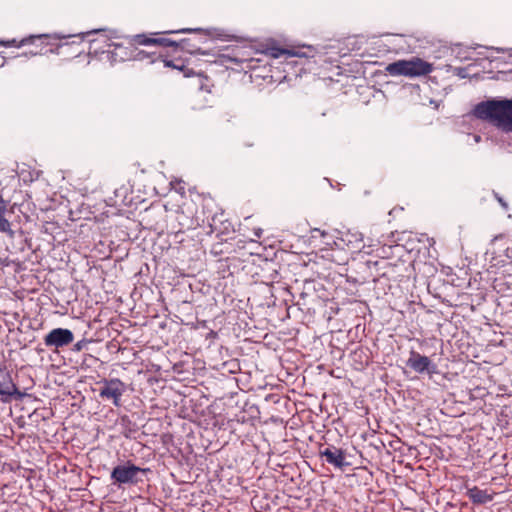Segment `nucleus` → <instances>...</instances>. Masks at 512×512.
Wrapping results in <instances>:
<instances>
[{"instance_id":"nucleus-1","label":"nucleus","mask_w":512,"mask_h":512,"mask_svg":"<svg viewBox=\"0 0 512 512\" xmlns=\"http://www.w3.org/2000/svg\"><path fill=\"white\" fill-rule=\"evenodd\" d=\"M473 115L505 131L512 132V99H489L478 103Z\"/></svg>"},{"instance_id":"nucleus-2","label":"nucleus","mask_w":512,"mask_h":512,"mask_svg":"<svg viewBox=\"0 0 512 512\" xmlns=\"http://www.w3.org/2000/svg\"><path fill=\"white\" fill-rule=\"evenodd\" d=\"M433 65L419 57H412L408 60H398L390 63L386 71L391 76H406L410 78L428 75L433 71Z\"/></svg>"},{"instance_id":"nucleus-3","label":"nucleus","mask_w":512,"mask_h":512,"mask_svg":"<svg viewBox=\"0 0 512 512\" xmlns=\"http://www.w3.org/2000/svg\"><path fill=\"white\" fill-rule=\"evenodd\" d=\"M89 54L105 55L106 59L114 65L118 62L129 60L133 57V51L122 44L111 42L109 39L91 40Z\"/></svg>"},{"instance_id":"nucleus-4","label":"nucleus","mask_w":512,"mask_h":512,"mask_svg":"<svg viewBox=\"0 0 512 512\" xmlns=\"http://www.w3.org/2000/svg\"><path fill=\"white\" fill-rule=\"evenodd\" d=\"M150 471V468H141L127 461L125 464L115 466L111 471L110 477L113 484L118 487L127 484L135 485L143 481L142 478L139 477L140 474H147Z\"/></svg>"},{"instance_id":"nucleus-5","label":"nucleus","mask_w":512,"mask_h":512,"mask_svg":"<svg viewBox=\"0 0 512 512\" xmlns=\"http://www.w3.org/2000/svg\"><path fill=\"white\" fill-rule=\"evenodd\" d=\"M101 30H93V31H90V32H87V33H79V34H76V35H65V34H58V33H55V34H39V35H30L26 38H23L20 42H17L16 39H12V40H8V41H0V45L1 46H6V47H22V46H25V45H28V44H34L36 40H43V39H46V40H62V39H68V38H71V37H80L81 39L84 38L85 35H90V34H93V33H98L100 32ZM48 45H52V42L48 41L47 42Z\"/></svg>"},{"instance_id":"nucleus-6","label":"nucleus","mask_w":512,"mask_h":512,"mask_svg":"<svg viewBox=\"0 0 512 512\" xmlns=\"http://www.w3.org/2000/svg\"><path fill=\"white\" fill-rule=\"evenodd\" d=\"M268 54L275 59L278 58H314L318 54L317 48L313 46H299L292 47L289 49L281 48V47H270L268 49Z\"/></svg>"},{"instance_id":"nucleus-7","label":"nucleus","mask_w":512,"mask_h":512,"mask_svg":"<svg viewBox=\"0 0 512 512\" xmlns=\"http://www.w3.org/2000/svg\"><path fill=\"white\" fill-rule=\"evenodd\" d=\"M125 392V384L118 378L104 380L99 389V396L103 399H111L116 407L121 406V397Z\"/></svg>"},{"instance_id":"nucleus-8","label":"nucleus","mask_w":512,"mask_h":512,"mask_svg":"<svg viewBox=\"0 0 512 512\" xmlns=\"http://www.w3.org/2000/svg\"><path fill=\"white\" fill-rule=\"evenodd\" d=\"M73 340V332L66 328H54L43 339L46 347L54 349L68 346Z\"/></svg>"},{"instance_id":"nucleus-9","label":"nucleus","mask_w":512,"mask_h":512,"mask_svg":"<svg viewBox=\"0 0 512 512\" xmlns=\"http://www.w3.org/2000/svg\"><path fill=\"white\" fill-rule=\"evenodd\" d=\"M406 365L419 374L427 373L432 375L437 372V365L434 364L429 357L411 350Z\"/></svg>"},{"instance_id":"nucleus-10","label":"nucleus","mask_w":512,"mask_h":512,"mask_svg":"<svg viewBox=\"0 0 512 512\" xmlns=\"http://www.w3.org/2000/svg\"><path fill=\"white\" fill-rule=\"evenodd\" d=\"M319 456L328 464L340 470H343L349 465L346 461V451L331 444L321 448Z\"/></svg>"},{"instance_id":"nucleus-11","label":"nucleus","mask_w":512,"mask_h":512,"mask_svg":"<svg viewBox=\"0 0 512 512\" xmlns=\"http://www.w3.org/2000/svg\"><path fill=\"white\" fill-rule=\"evenodd\" d=\"M363 234L359 231L348 230L341 233L340 237L333 240L336 248L342 249L345 246L354 251H360L363 248Z\"/></svg>"},{"instance_id":"nucleus-12","label":"nucleus","mask_w":512,"mask_h":512,"mask_svg":"<svg viewBox=\"0 0 512 512\" xmlns=\"http://www.w3.org/2000/svg\"><path fill=\"white\" fill-rule=\"evenodd\" d=\"M15 395L21 396L10 372L5 365L0 364V396L12 397Z\"/></svg>"},{"instance_id":"nucleus-13","label":"nucleus","mask_w":512,"mask_h":512,"mask_svg":"<svg viewBox=\"0 0 512 512\" xmlns=\"http://www.w3.org/2000/svg\"><path fill=\"white\" fill-rule=\"evenodd\" d=\"M7 206L8 202L0 194V232L7 234L9 238L13 239L15 232L11 228L10 221L5 217Z\"/></svg>"},{"instance_id":"nucleus-14","label":"nucleus","mask_w":512,"mask_h":512,"mask_svg":"<svg viewBox=\"0 0 512 512\" xmlns=\"http://www.w3.org/2000/svg\"><path fill=\"white\" fill-rule=\"evenodd\" d=\"M467 496L474 504H486L493 500L486 490H481L478 487L468 489Z\"/></svg>"},{"instance_id":"nucleus-15","label":"nucleus","mask_w":512,"mask_h":512,"mask_svg":"<svg viewBox=\"0 0 512 512\" xmlns=\"http://www.w3.org/2000/svg\"><path fill=\"white\" fill-rule=\"evenodd\" d=\"M214 31H215L214 29L183 28V29H178V30H169V31H165L164 33H165V34L204 33V34H206V35H208V36H213V35H214V33H213Z\"/></svg>"},{"instance_id":"nucleus-16","label":"nucleus","mask_w":512,"mask_h":512,"mask_svg":"<svg viewBox=\"0 0 512 512\" xmlns=\"http://www.w3.org/2000/svg\"><path fill=\"white\" fill-rule=\"evenodd\" d=\"M445 68L446 71H451L454 75L461 79L467 78L469 76L468 67H453L452 65H446Z\"/></svg>"},{"instance_id":"nucleus-17","label":"nucleus","mask_w":512,"mask_h":512,"mask_svg":"<svg viewBox=\"0 0 512 512\" xmlns=\"http://www.w3.org/2000/svg\"><path fill=\"white\" fill-rule=\"evenodd\" d=\"M185 40H181L180 42H176L174 40L163 38V37H155V45L164 46V47H176L182 45Z\"/></svg>"},{"instance_id":"nucleus-18","label":"nucleus","mask_w":512,"mask_h":512,"mask_svg":"<svg viewBox=\"0 0 512 512\" xmlns=\"http://www.w3.org/2000/svg\"><path fill=\"white\" fill-rule=\"evenodd\" d=\"M135 42L140 45H145V46L155 45V37H148L144 34L136 35Z\"/></svg>"},{"instance_id":"nucleus-19","label":"nucleus","mask_w":512,"mask_h":512,"mask_svg":"<svg viewBox=\"0 0 512 512\" xmlns=\"http://www.w3.org/2000/svg\"><path fill=\"white\" fill-rule=\"evenodd\" d=\"M316 233H318L323 239H325V244L326 245H333V240L332 237L329 236V234L326 232V231H322L318 228H315L312 230V237L315 238L316 237Z\"/></svg>"},{"instance_id":"nucleus-20","label":"nucleus","mask_w":512,"mask_h":512,"mask_svg":"<svg viewBox=\"0 0 512 512\" xmlns=\"http://www.w3.org/2000/svg\"><path fill=\"white\" fill-rule=\"evenodd\" d=\"M86 345V340H80L77 343L74 344L73 351L79 352L84 349Z\"/></svg>"},{"instance_id":"nucleus-21","label":"nucleus","mask_w":512,"mask_h":512,"mask_svg":"<svg viewBox=\"0 0 512 512\" xmlns=\"http://www.w3.org/2000/svg\"><path fill=\"white\" fill-rule=\"evenodd\" d=\"M497 52H508L509 56L512 57V48H494Z\"/></svg>"},{"instance_id":"nucleus-22","label":"nucleus","mask_w":512,"mask_h":512,"mask_svg":"<svg viewBox=\"0 0 512 512\" xmlns=\"http://www.w3.org/2000/svg\"><path fill=\"white\" fill-rule=\"evenodd\" d=\"M496 198H497L498 202L501 204V206L504 207L505 209H507V207H508L507 203L501 197H499L497 194H496Z\"/></svg>"},{"instance_id":"nucleus-23","label":"nucleus","mask_w":512,"mask_h":512,"mask_svg":"<svg viewBox=\"0 0 512 512\" xmlns=\"http://www.w3.org/2000/svg\"><path fill=\"white\" fill-rule=\"evenodd\" d=\"M505 256L507 258H512V248L507 246L506 249H505Z\"/></svg>"},{"instance_id":"nucleus-24","label":"nucleus","mask_w":512,"mask_h":512,"mask_svg":"<svg viewBox=\"0 0 512 512\" xmlns=\"http://www.w3.org/2000/svg\"><path fill=\"white\" fill-rule=\"evenodd\" d=\"M63 44H58L55 49H50L51 53L59 54V48H61Z\"/></svg>"},{"instance_id":"nucleus-25","label":"nucleus","mask_w":512,"mask_h":512,"mask_svg":"<svg viewBox=\"0 0 512 512\" xmlns=\"http://www.w3.org/2000/svg\"><path fill=\"white\" fill-rule=\"evenodd\" d=\"M474 140H475V142L478 143V142H480L481 137L479 135H474Z\"/></svg>"},{"instance_id":"nucleus-26","label":"nucleus","mask_w":512,"mask_h":512,"mask_svg":"<svg viewBox=\"0 0 512 512\" xmlns=\"http://www.w3.org/2000/svg\"><path fill=\"white\" fill-rule=\"evenodd\" d=\"M261 233H262V230L261 229H258L256 232H255V235L257 237H260L261 236Z\"/></svg>"},{"instance_id":"nucleus-27","label":"nucleus","mask_w":512,"mask_h":512,"mask_svg":"<svg viewBox=\"0 0 512 512\" xmlns=\"http://www.w3.org/2000/svg\"><path fill=\"white\" fill-rule=\"evenodd\" d=\"M501 238H502L501 235L495 236L494 239L492 240V242H496V241L500 240Z\"/></svg>"},{"instance_id":"nucleus-28","label":"nucleus","mask_w":512,"mask_h":512,"mask_svg":"<svg viewBox=\"0 0 512 512\" xmlns=\"http://www.w3.org/2000/svg\"><path fill=\"white\" fill-rule=\"evenodd\" d=\"M41 53H42L41 51H39V52H30L29 55L35 56V55L41 54Z\"/></svg>"},{"instance_id":"nucleus-29","label":"nucleus","mask_w":512,"mask_h":512,"mask_svg":"<svg viewBox=\"0 0 512 512\" xmlns=\"http://www.w3.org/2000/svg\"><path fill=\"white\" fill-rule=\"evenodd\" d=\"M469 59H470L469 57H464L461 60H469Z\"/></svg>"}]
</instances>
